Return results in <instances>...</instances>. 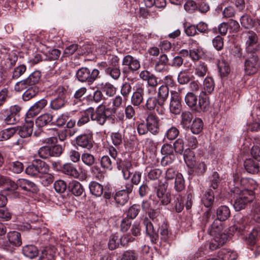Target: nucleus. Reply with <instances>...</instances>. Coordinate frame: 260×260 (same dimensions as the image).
I'll use <instances>...</instances> for the list:
<instances>
[{
    "mask_svg": "<svg viewBox=\"0 0 260 260\" xmlns=\"http://www.w3.org/2000/svg\"><path fill=\"white\" fill-rule=\"evenodd\" d=\"M234 182L236 188L239 189L241 186H246L245 188L237 190V192L239 191V193L233 205L236 211H240L252 200L253 190L256 188L257 185L254 180L240 178L238 174H235L234 176Z\"/></svg>",
    "mask_w": 260,
    "mask_h": 260,
    "instance_id": "f257e3e1",
    "label": "nucleus"
},
{
    "mask_svg": "<svg viewBox=\"0 0 260 260\" xmlns=\"http://www.w3.org/2000/svg\"><path fill=\"white\" fill-rule=\"evenodd\" d=\"M100 74L99 71L94 69L91 72L86 67L80 68L76 72V77L81 82H87L89 85L92 84L98 78Z\"/></svg>",
    "mask_w": 260,
    "mask_h": 260,
    "instance_id": "f03ea898",
    "label": "nucleus"
},
{
    "mask_svg": "<svg viewBox=\"0 0 260 260\" xmlns=\"http://www.w3.org/2000/svg\"><path fill=\"white\" fill-rule=\"evenodd\" d=\"M89 108L91 120L95 121L101 125H104L110 117V115H108L110 108L106 107L103 105H99L95 110L92 107Z\"/></svg>",
    "mask_w": 260,
    "mask_h": 260,
    "instance_id": "7ed1b4c3",
    "label": "nucleus"
},
{
    "mask_svg": "<svg viewBox=\"0 0 260 260\" xmlns=\"http://www.w3.org/2000/svg\"><path fill=\"white\" fill-rule=\"evenodd\" d=\"M49 171V166L45 162L40 159L34 160L32 164L25 169V172L27 175L38 177L41 174L46 173Z\"/></svg>",
    "mask_w": 260,
    "mask_h": 260,
    "instance_id": "20e7f679",
    "label": "nucleus"
},
{
    "mask_svg": "<svg viewBox=\"0 0 260 260\" xmlns=\"http://www.w3.org/2000/svg\"><path fill=\"white\" fill-rule=\"evenodd\" d=\"M41 77V73L36 71L32 73L26 79L18 82L14 86V89L16 91H20L26 86H37L36 84L38 83Z\"/></svg>",
    "mask_w": 260,
    "mask_h": 260,
    "instance_id": "39448f33",
    "label": "nucleus"
},
{
    "mask_svg": "<svg viewBox=\"0 0 260 260\" xmlns=\"http://www.w3.org/2000/svg\"><path fill=\"white\" fill-rule=\"evenodd\" d=\"M244 35L246 51L248 53H254L259 49L256 34L252 31H248L244 33Z\"/></svg>",
    "mask_w": 260,
    "mask_h": 260,
    "instance_id": "423d86ee",
    "label": "nucleus"
},
{
    "mask_svg": "<svg viewBox=\"0 0 260 260\" xmlns=\"http://www.w3.org/2000/svg\"><path fill=\"white\" fill-rule=\"evenodd\" d=\"M251 212L253 219L259 224L256 228L253 229L249 234V239L251 240V243L254 244L256 237L258 233L260 234V205L257 204L253 205Z\"/></svg>",
    "mask_w": 260,
    "mask_h": 260,
    "instance_id": "0eeeda50",
    "label": "nucleus"
},
{
    "mask_svg": "<svg viewBox=\"0 0 260 260\" xmlns=\"http://www.w3.org/2000/svg\"><path fill=\"white\" fill-rule=\"evenodd\" d=\"M258 58L254 53H250L245 61V71L247 75L255 73L258 70Z\"/></svg>",
    "mask_w": 260,
    "mask_h": 260,
    "instance_id": "6e6552de",
    "label": "nucleus"
},
{
    "mask_svg": "<svg viewBox=\"0 0 260 260\" xmlns=\"http://www.w3.org/2000/svg\"><path fill=\"white\" fill-rule=\"evenodd\" d=\"M158 202L162 205H167L170 203L171 193L167 190V186L164 184L158 185L156 190Z\"/></svg>",
    "mask_w": 260,
    "mask_h": 260,
    "instance_id": "1a4fd4ad",
    "label": "nucleus"
},
{
    "mask_svg": "<svg viewBox=\"0 0 260 260\" xmlns=\"http://www.w3.org/2000/svg\"><path fill=\"white\" fill-rule=\"evenodd\" d=\"M146 124L149 129V132L153 134L156 135L159 131V119L155 114L150 113L148 115L146 118Z\"/></svg>",
    "mask_w": 260,
    "mask_h": 260,
    "instance_id": "9d476101",
    "label": "nucleus"
},
{
    "mask_svg": "<svg viewBox=\"0 0 260 260\" xmlns=\"http://www.w3.org/2000/svg\"><path fill=\"white\" fill-rule=\"evenodd\" d=\"M48 102L45 99H42L36 102L30 107L26 113L27 118L38 115L47 106Z\"/></svg>",
    "mask_w": 260,
    "mask_h": 260,
    "instance_id": "9b49d317",
    "label": "nucleus"
},
{
    "mask_svg": "<svg viewBox=\"0 0 260 260\" xmlns=\"http://www.w3.org/2000/svg\"><path fill=\"white\" fill-rule=\"evenodd\" d=\"M76 144L84 149L90 150L93 146L92 137L90 134H82L76 139Z\"/></svg>",
    "mask_w": 260,
    "mask_h": 260,
    "instance_id": "f8f14e48",
    "label": "nucleus"
},
{
    "mask_svg": "<svg viewBox=\"0 0 260 260\" xmlns=\"http://www.w3.org/2000/svg\"><path fill=\"white\" fill-rule=\"evenodd\" d=\"M164 105L162 101H160L156 97H149L146 103L147 109L149 110H152L156 108L157 113L161 115L164 113L165 109Z\"/></svg>",
    "mask_w": 260,
    "mask_h": 260,
    "instance_id": "ddd939ff",
    "label": "nucleus"
},
{
    "mask_svg": "<svg viewBox=\"0 0 260 260\" xmlns=\"http://www.w3.org/2000/svg\"><path fill=\"white\" fill-rule=\"evenodd\" d=\"M21 108L14 105L10 107L9 113L5 117L4 121L7 124H14L19 121Z\"/></svg>",
    "mask_w": 260,
    "mask_h": 260,
    "instance_id": "4468645a",
    "label": "nucleus"
},
{
    "mask_svg": "<svg viewBox=\"0 0 260 260\" xmlns=\"http://www.w3.org/2000/svg\"><path fill=\"white\" fill-rule=\"evenodd\" d=\"M122 64L133 73L138 70L141 67L140 61L130 55H127L123 58Z\"/></svg>",
    "mask_w": 260,
    "mask_h": 260,
    "instance_id": "2eb2a0df",
    "label": "nucleus"
},
{
    "mask_svg": "<svg viewBox=\"0 0 260 260\" xmlns=\"http://www.w3.org/2000/svg\"><path fill=\"white\" fill-rule=\"evenodd\" d=\"M33 126V121L26 119V123L22 126L16 127V132H18V134L21 137L27 138L32 134Z\"/></svg>",
    "mask_w": 260,
    "mask_h": 260,
    "instance_id": "dca6fc26",
    "label": "nucleus"
},
{
    "mask_svg": "<svg viewBox=\"0 0 260 260\" xmlns=\"http://www.w3.org/2000/svg\"><path fill=\"white\" fill-rule=\"evenodd\" d=\"M168 61L169 58L166 54H163L160 55L155 65V71L158 73H168L169 70L167 66Z\"/></svg>",
    "mask_w": 260,
    "mask_h": 260,
    "instance_id": "f3484780",
    "label": "nucleus"
},
{
    "mask_svg": "<svg viewBox=\"0 0 260 260\" xmlns=\"http://www.w3.org/2000/svg\"><path fill=\"white\" fill-rule=\"evenodd\" d=\"M53 116L50 113H44L39 116L36 119V124L38 127H43L46 125H52L54 123L53 121Z\"/></svg>",
    "mask_w": 260,
    "mask_h": 260,
    "instance_id": "a211bd4d",
    "label": "nucleus"
},
{
    "mask_svg": "<svg viewBox=\"0 0 260 260\" xmlns=\"http://www.w3.org/2000/svg\"><path fill=\"white\" fill-rule=\"evenodd\" d=\"M117 168L119 170L121 171L123 178L125 179L129 178L131 174V170L132 169V165L129 160H124L120 161L118 164Z\"/></svg>",
    "mask_w": 260,
    "mask_h": 260,
    "instance_id": "6ab92c4d",
    "label": "nucleus"
},
{
    "mask_svg": "<svg viewBox=\"0 0 260 260\" xmlns=\"http://www.w3.org/2000/svg\"><path fill=\"white\" fill-rule=\"evenodd\" d=\"M208 95V94L204 93V92H200L198 100V110L196 111H205L207 110L210 105L209 98Z\"/></svg>",
    "mask_w": 260,
    "mask_h": 260,
    "instance_id": "aec40b11",
    "label": "nucleus"
},
{
    "mask_svg": "<svg viewBox=\"0 0 260 260\" xmlns=\"http://www.w3.org/2000/svg\"><path fill=\"white\" fill-rule=\"evenodd\" d=\"M7 238L10 244L19 247L22 244L21 234L17 231H10L7 233Z\"/></svg>",
    "mask_w": 260,
    "mask_h": 260,
    "instance_id": "412c9836",
    "label": "nucleus"
},
{
    "mask_svg": "<svg viewBox=\"0 0 260 260\" xmlns=\"http://www.w3.org/2000/svg\"><path fill=\"white\" fill-rule=\"evenodd\" d=\"M171 93V100L170 104V110L171 113L178 114L181 111V104L178 99V93L177 92Z\"/></svg>",
    "mask_w": 260,
    "mask_h": 260,
    "instance_id": "4be33fe9",
    "label": "nucleus"
},
{
    "mask_svg": "<svg viewBox=\"0 0 260 260\" xmlns=\"http://www.w3.org/2000/svg\"><path fill=\"white\" fill-rule=\"evenodd\" d=\"M143 224L145 227L146 234L152 240H156L158 236L157 232L154 229L153 224L147 218H144Z\"/></svg>",
    "mask_w": 260,
    "mask_h": 260,
    "instance_id": "5701e85b",
    "label": "nucleus"
},
{
    "mask_svg": "<svg viewBox=\"0 0 260 260\" xmlns=\"http://www.w3.org/2000/svg\"><path fill=\"white\" fill-rule=\"evenodd\" d=\"M143 224L145 227L146 234L152 240H156L158 236L157 232L154 229L153 224L147 218H144Z\"/></svg>",
    "mask_w": 260,
    "mask_h": 260,
    "instance_id": "b1692460",
    "label": "nucleus"
},
{
    "mask_svg": "<svg viewBox=\"0 0 260 260\" xmlns=\"http://www.w3.org/2000/svg\"><path fill=\"white\" fill-rule=\"evenodd\" d=\"M61 171L63 173L70 175L75 178H78L80 176L79 172L75 166L71 163L64 164L61 168Z\"/></svg>",
    "mask_w": 260,
    "mask_h": 260,
    "instance_id": "393cba45",
    "label": "nucleus"
},
{
    "mask_svg": "<svg viewBox=\"0 0 260 260\" xmlns=\"http://www.w3.org/2000/svg\"><path fill=\"white\" fill-rule=\"evenodd\" d=\"M96 88L101 89L108 96H112L116 92V88L109 82L99 83L96 85Z\"/></svg>",
    "mask_w": 260,
    "mask_h": 260,
    "instance_id": "a878e982",
    "label": "nucleus"
},
{
    "mask_svg": "<svg viewBox=\"0 0 260 260\" xmlns=\"http://www.w3.org/2000/svg\"><path fill=\"white\" fill-rule=\"evenodd\" d=\"M22 90H25L22 95V99L25 101H28L35 97L39 92V89L37 86H26L25 88H23L20 91Z\"/></svg>",
    "mask_w": 260,
    "mask_h": 260,
    "instance_id": "bb28decb",
    "label": "nucleus"
},
{
    "mask_svg": "<svg viewBox=\"0 0 260 260\" xmlns=\"http://www.w3.org/2000/svg\"><path fill=\"white\" fill-rule=\"evenodd\" d=\"M185 102L186 104L192 110H198V97L192 92H188L185 96Z\"/></svg>",
    "mask_w": 260,
    "mask_h": 260,
    "instance_id": "cd10ccee",
    "label": "nucleus"
},
{
    "mask_svg": "<svg viewBox=\"0 0 260 260\" xmlns=\"http://www.w3.org/2000/svg\"><path fill=\"white\" fill-rule=\"evenodd\" d=\"M72 193L76 196H80L84 192L82 184L76 180L72 181L69 186Z\"/></svg>",
    "mask_w": 260,
    "mask_h": 260,
    "instance_id": "c85d7f7f",
    "label": "nucleus"
},
{
    "mask_svg": "<svg viewBox=\"0 0 260 260\" xmlns=\"http://www.w3.org/2000/svg\"><path fill=\"white\" fill-rule=\"evenodd\" d=\"M237 256L235 252L228 249H222L218 253V257L221 260H234Z\"/></svg>",
    "mask_w": 260,
    "mask_h": 260,
    "instance_id": "c756f323",
    "label": "nucleus"
},
{
    "mask_svg": "<svg viewBox=\"0 0 260 260\" xmlns=\"http://www.w3.org/2000/svg\"><path fill=\"white\" fill-rule=\"evenodd\" d=\"M217 217L220 221H225L230 216L231 212L226 206H221L216 210Z\"/></svg>",
    "mask_w": 260,
    "mask_h": 260,
    "instance_id": "7c9ffc66",
    "label": "nucleus"
},
{
    "mask_svg": "<svg viewBox=\"0 0 260 260\" xmlns=\"http://www.w3.org/2000/svg\"><path fill=\"white\" fill-rule=\"evenodd\" d=\"M116 203L120 206H123L129 200V195L124 190H119L114 196Z\"/></svg>",
    "mask_w": 260,
    "mask_h": 260,
    "instance_id": "2f4dec72",
    "label": "nucleus"
},
{
    "mask_svg": "<svg viewBox=\"0 0 260 260\" xmlns=\"http://www.w3.org/2000/svg\"><path fill=\"white\" fill-rule=\"evenodd\" d=\"M258 165L256 160L254 159H247L244 164V168L246 171L251 174H254L258 172Z\"/></svg>",
    "mask_w": 260,
    "mask_h": 260,
    "instance_id": "473e14b6",
    "label": "nucleus"
},
{
    "mask_svg": "<svg viewBox=\"0 0 260 260\" xmlns=\"http://www.w3.org/2000/svg\"><path fill=\"white\" fill-rule=\"evenodd\" d=\"M143 101V90L142 87L137 88L132 96L131 102L133 105L139 106Z\"/></svg>",
    "mask_w": 260,
    "mask_h": 260,
    "instance_id": "72a5a7b5",
    "label": "nucleus"
},
{
    "mask_svg": "<svg viewBox=\"0 0 260 260\" xmlns=\"http://www.w3.org/2000/svg\"><path fill=\"white\" fill-rule=\"evenodd\" d=\"M55 254V248L54 247H46L41 252L39 260H52Z\"/></svg>",
    "mask_w": 260,
    "mask_h": 260,
    "instance_id": "f704fd0d",
    "label": "nucleus"
},
{
    "mask_svg": "<svg viewBox=\"0 0 260 260\" xmlns=\"http://www.w3.org/2000/svg\"><path fill=\"white\" fill-rule=\"evenodd\" d=\"M215 87L214 82L212 78L206 77L203 82V87L201 92L208 94H211Z\"/></svg>",
    "mask_w": 260,
    "mask_h": 260,
    "instance_id": "c9c22d12",
    "label": "nucleus"
},
{
    "mask_svg": "<svg viewBox=\"0 0 260 260\" xmlns=\"http://www.w3.org/2000/svg\"><path fill=\"white\" fill-rule=\"evenodd\" d=\"M22 253L24 256L33 258L38 254V248L32 245H27L23 247Z\"/></svg>",
    "mask_w": 260,
    "mask_h": 260,
    "instance_id": "e433bc0d",
    "label": "nucleus"
},
{
    "mask_svg": "<svg viewBox=\"0 0 260 260\" xmlns=\"http://www.w3.org/2000/svg\"><path fill=\"white\" fill-rule=\"evenodd\" d=\"M192 118V114L190 112L188 111L182 112L181 114V125L183 128L187 129L190 128Z\"/></svg>",
    "mask_w": 260,
    "mask_h": 260,
    "instance_id": "4c0bfd02",
    "label": "nucleus"
},
{
    "mask_svg": "<svg viewBox=\"0 0 260 260\" xmlns=\"http://www.w3.org/2000/svg\"><path fill=\"white\" fill-rule=\"evenodd\" d=\"M184 159L189 167L194 166L195 162V156L194 152L190 148L186 149L183 153Z\"/></svg>",
    "mask_w": 260,
    "mask_h": 260,
    "instance_id": "58836bf2",
    "label": "nucleus"
},
{
    "mask_svg": "<svg viewBox=\"0 0 260 260\" xmlns=\"http://www.w3.org/2000/svg\"><path fill=\"white\" fill-rule=\"evenodd\" d=\"M89 188L90 192L96 197H101L103 193V186L95 181L91 182Z\"/></svg>",
    "mask_w": 260,
    "mask_h": 260,
    "instance_id": "ea45409f",
    "label": "nucleus"
},
{
    "mask_svg": "<svg viewBox=\"0 0 260 260\" xmlns=\"http://www.w3.org/2000/svg\"><path fill=\"white\" fill-rule=\"evenodd\" d=\"M214 200V193L211 189H209L206 191L204 194L202 199V202L206 207L209 208L212 205Z\"/></svg>",
    "mask_w": 260,
    "mask_h": 260,
    "instance_id": "a19ab883",
    "label": "nucleus"
},
{
    "mask_svg": "<svg viewBox=\"0 0 260 260\" xmlns=\"http://www.w3.org/2000/svg\"><path fill=\"white\" fill-rule=\"evenodd\" d=\"M16 133V127H10L0 131V141H6Z\"/></svg>",
    "mask_w": 260,
    "mask_h": 260,
    "instance_id": "79ce46f5",
    "label": "nucleus"
},
{
    "mask_svg": "<svg viewBox=\"0 0 260 260\" xmlns=\"http://www.w3.org/2000/svg\"><path fill=\"white\" fill-rule=\"evenodd\" d=\"M203 127V122L201 119L199 118H195L190 126L191 132L193 134H199L202 131Z\"/></svg>",
    "mask_w": 260,
    "mask_h": 260,
    "instance_id": "37998d69",
    "label": "nucleus"
},
{
    "mask_svg": "<svg viewBox=\"0 0 260 260\" xmlns=\"http://www.w3.org/2000/svg\"><path fill=\"white\" fill-rule=\"evenodd\" d=\"M105 71L106 74L114 80L119 79L121 75L119 67H106Z\"/></svg>",
    "mask_w": 260,
    "mask_h": 260,
    "instance_id": "c03bdc74",
    "label": "nucleus"
},
{
    "mask_svg": "<svg viewBox=\"0 0 260 260\" xmlns=\"http://www.w3.org/2000/svg\"><path fill=\"white\" fill-rule=\"evenodd\" d=\"M120 237L117 234H113L110 236L108 246L111 250H114L118 248L120 243Z\"/></svg>",
    "mask_w": 260,
    "mask_h": 260,
    "instance_id": "a18cd8bd",
    "label": "nucleus"
},
{
    "mask_svg": "<svg viewBox=\"0 0 260 260\" xmlns=\"http://www.w3.org/2000/svg\"><path fill=\"white\" fill-rule=\"evenodd\" d=\"M187 146L192 149H196L198 145V142L196 137L190 133H186L185 135Z\"/></svg>",
    "mask_w": 260,
    "mask_h": 260,
    "instance_id": "49530a36",
    "label": "nucleus"
},
{
    "mask_svg": "<svg viewBox=\"0 0 260 260\" xmlns=\"http://www.w3.org/2000/svg\"><path fill=\"white\" fill-rule=\"evenodd\" d=\"M169 93V88L167 86L162 85L159 87L157 92L158 99L162 101L164 104L168 98Z\"/></svg>",
    "mask_w": 260,
    "mask_h": 260,
    "instance_id": "de8ad7c7",
    "label": "nucleus"
},
{
    "mask_svg": "<svg viewBox=\"0 0 260 260\" xmlns=\"http://www.w3.org/2000/svg\"><path fill=\"white\" fill-rule=\"evenodd\" d=\"M174 188L177 192H180L185 188V182L183 177L181 174L176 175L175 180Z\"/></svg>",
    "mask_w": 260,
    "mask_h": 260,
    "instance_id": "09e8293b",
    "label": "nucleus"
},
{
    "mask_svg": "<svg viewBox=\"0 0 260 260\" xmlns=\"http://www.w3.org/2000/svg\"><path fill=\"white\" fill-rule=\"evenodd\" d=\"M124 137V134L117 132L111 134L110 138L112 144L115 146H118L122 144Z\"/></svg>",
    "mask_w": 260,
    "mask_h": 260,
    "instance_id": "8fccbe9b",
    "label": "nucleus"
},
{
    "mask_svg": "<svg viewBox=\"0 0 260 260\" xmlns=\"http://www.w3.org/2000/svg\"><path fill=\"white\" fill-rule=\"evenodd\" d=\"M90 111L89 108H88L81 113V117L77 121L78 126H81L89 121L90 118H91Z\"/></svg>",
    "mask_w": 260,
    "mask_h": 260,
    "instance_id": "3c124183",
    "label": "nucleus"
},
{
    "mask_svg": "<svg viewBox=\"0 0 260 260\" xmlns=\"http://www.w3.org/2000/svg\"><path fill=\"white\" fill-rule=\"evenodd\" d=\"M81 160L86 166L91 167L94 164L95 157L89 153L84 152L81 155Z\"/></svg>",
    "mask_w": 260,
    "mask_h": 260,
    "instance_id": "603ef678",
    "label": "nucleus"
},
{
    "mask_svg": "<svg viewBox=\"0 0 260 260\" xmlns=\"http://www.w3.org/2000/svg\"><path fill=\"white\" fill-rule=\"evenodd\" d=\"M66 103V100L55 98L51 101L50 107L51 109L54 110H57L63 107Z\"/></svg>",
    "mask_w": 260,
    "mask_h": 260,
    "instance_id": "864d4df0",
    "label": "nucleus"
},
{
    "mask_svg": "<svg viewBox=\"0 0 260 260\" xmlns=\"http://www.w3.org/2000/svg\"><path fill=\"white\" fill-rule=\"evenodd\" d=\"M173 208L178 212H181L184 208V204L182 202V197L179 194L175 196V200L173 203Z\"/></svg>",
    "mask_w": 260,
    "mask_h": 260,
    "instance_id": "5fc2aeb1",
    "label": "nucleus"
},
{
    "mask_svg": "<svg viewBox=\"0 0 260 260\" xmlns=\"http://www.w3.org/2000/svg\"><path fill=\"white\" fill-rule=\"evenodd\" d=\"M26 70V67L24 64H20L15 67L12 73V79H18L25 72Z\"/></svg>",
    "mask_w": 260,
    "mask_h": 260,
    "instance_id": "6e6d98bb",
    "label": "nucleus"
},
{
    "mask_svg": "<svg viewBox=\"0 0 260 260\" xmlns=\"http://www.w3.org/2000/svg\"><path fill=\"white\" fill-rule=\"evenodd\" d=\"M101 167L106 170H111L113 168V161L108 155H104L101 159Z\"/></svg>",
    "mask_w": 260,
    "mask_h": 260,
    "instance_id": "4d7b16f0",
    "label": "nucleus"
},
{
    "mask_svg": "<svg viewBox=\"0 0 260 260\" xmlns=\"http://www.w3.org/2000/svg\"><path fill=\"white\" fill-rule=\"evenodd\" d=\"M47 172L46 173L41 174L39 178L41 179V182L44 186H48L53 182L54 180L53 176Z\"/></svg>",
    "mask_w": 260,
    "mask_h": 260,
    "instance_id": "13d9d810",
    "label": "nucleus"
},
{
    "mask_svg": "<svg viewBox=\"0 0 260 260\" xmlns=\"http://www.w3.org/2000/svg\"><path fill=\"white\" fill-rule=\"evenodd\" d=\"M179 134V130L176 127L172 126L167 131L165 138L170 140H173L177 137Z\"/></svg>",
    "mask_w": 260,
    "mask_h": 260,
    "instance_id": "bf43d9fd",
    "label": "nucleus"
},
{
    "mask_svg": "<svg viewBox=\"0 0 260 260\" xmlns=\"http://www.w3.org/2000/svg\"><path fill=\"white\" fill-rule=\"evenodd\" d=\"M138 256V254L134 250H127L123 253L120 260H137Z\"/></svg>",
    "mask_w": 260,
    "mask_h": 260,
    "instance_id": "052dcab7",
    "label": "nucleus"
},
{
    "mask_svg": "<svg viewBox=\"0 0 260 260\" xmlns=\"http://www.w3.org/2000/svg\"><path fill=\"white\" fill-rule=\"evenodd\" d=\"M207 71V66L203 62H200L195 68V74L199 77H204Z\"/></svg>",
    "mask_w": 260,
    "mask_h": 260,
    "instance_id": "680f3d73",
    "label": "nucleus"
},
{
    "mask_svg": "<svg viewBox=\"0 0 260 260\" xmlns=\"http://www.w3.org/2000/svg\"><path fill=\"white\" fill-rule=\"evenodd\" d=\"M139 212V206L134 204L129 208L127 212V216L132 219H134L137 217Z\"/></svg>",
    "mask_w": 260,
    "mask_h": 260,
    "instance_id": "e2e57ef3",
    "label": "nucleus"
},
{
    "mask_svg": "<svg viewBox=\"0 0 260 260\" xmlns=\"http://www.w3.org/2000/svg\"><path fill=\"white\" fill-rule=\"evenodd\" d=\"M240 21L241 25L246 28L252 27L254 23L252 18L247 15L241 16Z\"/></svg>",
    "mask_w": 260,
    "mask_h": 260,
    "instance_id": "0e129e2a",
    "label": "nucleus"
},
{
    "mask_svg": "<svg viewBox=\"0 0 260 260\" xmlns=\"http://www.w3.org/2000/svg\"><path fill=\"white\" fill-rule=\"evenodd\" d=\"M54 188L57 192L59 193H63L67 189V184L63 180H57L54 183Z\"/></svg>",
    "mask_w": 260,
    "mask_h": 260,
    "instance_id": "69168bd1",
    "label": "nucleus"
},
{
    "mask_svg": "<svg viewBox=\"0 0 260 260\" xmlns=\"http://www.w3.org/2000/svg\"><path fill=\"white\" fill-rule=\"evenodd\" d=\"M218 68L220 75L222 77L226 76L230 71L228 64L223 61L219 62Z\"/></svg>",
    "mask_w": 260,
    "mask_h": 260,
    "instance_id": "338daca9",
    "label": "nucleus"
},
{
    "mask_svg": "<svg viewBox=\"0 0 260 260\" xmlns=\"http://www.w3.org/2000/svg\"><path fill=\"white\" fill-rule=\"evenodd\" d=\"M39 156L44 159L51 157L50 149L49 146H44L39 148L38 151Z\"/></svg>",
    "mask_w": 260,
    "mask_h": 260,
    "instance_id": "774afa93",
    "label": "nucleus"
}]
</instances>
